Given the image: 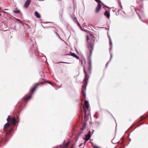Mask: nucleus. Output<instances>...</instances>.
<instances>
[{
	"instance_id": "nucleus-1",
	"label": "nucleus",
	"mask_w": 148,
	"mask_h": 148,
	"mask_svg": "<svg viewBox=\"0 0 148 148\" xmlns=\"http://www.w3.org/2000/svg\"><path fill=\"white\" fill-rule=\"evenodd\" d=\"M92 61L90 59L88 60V69L87 70V71L86 70V68L85 67H84V71L85 74V77L84 80V85L82 86V94L83 97H84V99H85L86 93L85 91L86 90V86L87 84V82L88 79V75L87 74V73H91V70L92 67Z\"/></svg>"
},
{
	"instance_id": "nucleus-2",
	"label": "nucleus",
	"mask_w": 148,
	"mask_h": 148,
	"mask_svg": "<svg viewBox=\"0 0 148 148\" xmlns=\"http://www.w3.org/2000/svg\"><path fill=\"white\" fill-rule=\"evenodd\" d=\"M10 126V124L9 122L6 123L4 126V130L6 134L5 135V137L2 138L1 140V142H4V144L8 141V139L9 137L10 134L13 130L12 128H11L9 130H7V129L9 128Z\"/></svg>"
},
{
	"instance_id": "nucleus-3",
	"label": "nucleus",
	"mask_w": 148,
	"mask_h": 148,
	"mask_svg": "<svg viewBox=\"0 0 148 148\" xmlns=\"http://www.w3.org/2000/svg\"><path fill=\"white\" fill-rule=\"evenodd\" d=\"M43 84V83L42 82L40 83H37L34 84L33 87L30 91V94L25 96L23 99V101H28L31 97L33 93L35 90L40 85H42Z\"/></svg>"
},
{
	"instance_id": "nucleus-4",
	"label": "nucleus",
	"mask_w": 148,
	"mask_h": 148,
	"mask_svg": "<svg viewBox=\"0 0 148 148\" xmlns=\"http://www.w3.org/2000/svg\"><path fill=\"white\" fill-rule=\"evenodd\" d=\"M87 40L88 43V48L90 51L89 57H90L92 55V50L93 48V42L94 40L93 38H87Z\"/></svg>"
},
{
	"instance_id": "nucleus-5",
	"label": "nucleus",
	"mask_w": 148,
	"mask_h": 148,
	"mask_svg": "<svg viewBox=\"0 0 148 148\" xmlns=\"http://www.w3.org/2000/svg\"><path fill=\"white\" fill-rule=\"evenodd\" d=\"M7 121L8 122L10 121V123L14 125H16V120L15 118H12L10 117V116H9L7 119Z\"/></svg>"
},
{
	"instance_id": "nucleus-6",
	"label": "nucleus",
	"mask_w": 148,
	"mask_h": 148,
	"mask_svg": "<svg viewBox=\"0 0 148 148\" xmlns=\"http://www.w3.org/2000/svg\"><path fill=\"white\" fill-rule=\"evenodd\" d=\"M96 2L98 3L97 6L96 8V12L97 13L100 10L101 8V5L100 3H103L100 0H94Z\"/></svg>"
},
{
	"instance_id": "nucleus-7",
	"label": "nucleus",
	"mask_w": 148,
	"mask_h": 148,
	"mask_svg": "<svg viewBox=\"0 0 148 148\" xmlns=\"http://www.w3.org/2000/svg\"><path fill=\"white\" fill-rule=\"evenodd\" d=\"M31 2V0H27L25 2L24 6L25 8H27Z\"/></svg>"
},
{
	"instance_id": "nucleus-8",
	"label": "nucleus",
	"mask_w": 148,
	"mask_h": 148,
	"mask_svg": "<svg viewBox=\"0 0 148 148\" xmlns=\"http://www.w3.org/2000/svg\"><path fill=\"white\" fill-rule=\"evenodd\" d=\"M90 137L91 136L90 134L89 133L85 136V141L84 143V144H85L86 142L90 138Z\"/></svg>"
},
{
	"instance_id": "nucleus-9",
	"label": "nucleus",
	"mask_w": 148,
	"mask_h": 148,
	"mask_svg": "<svg viewBox=\"0 0 148 148\" xmlns=\"http://www.w3.org/2000/svg\"><path fill=\"white\" fill-rule=\"evenodd\" d=\"M70 54L71 56L77 59H79V57L76 55L75 53L71 52Z\"/></svg>"
},
{
	"instance_id": "nucleus-10",
	"label": "nucleus",
	"mask_w": 148,
	"mask_h": 148,
	"mask_svg": "<svg viewBox=\"0 0 148 148\" xmlns=\"http://www.w3.org/2000/svg\"><path fill=\"white\" fill-rule=\"evenodd\" d=\"M35 16L38 18H40L41 16L39 13L37 11H35L34 13Z\"/></svg>"
},
{
	"instance_id": "nucleus-11",
	"label": "nucleus",
	"mask_w": 148,
	"mask_h": 148,
	"mask_svg": "<svg viewBox=\"0 0 148 148\" xmlns=\"http://www.w3.org/2000/svg\"><path fill=\"white\" fill-rule=\"evenodd\" d=\"M104 15L106 16L107 18L110 17V13H109L108 11H106L104 13Z\"/></svg>"
},
{
	"instance_id": "nucleus-12",
	"label": "nucleus",
	"mask_w": 148,
	"mask_h": 148,
	"mask_svg": "<svg viewBox=\"0 0 148 148\" xmlns=\"http://www.w3.org/2000/svg\"><path fill=\"white\" fill-rule=\"evenodd\" d=\"M85 104L86 106V108H88L89 107V104L88 103V101L86 100H85Z\"/></svg>"
},
{
	"instance_id": "nucleus-13",
	"label": "nucleus",
	"mask_w": 148,
	"mask_h": 148,
	"mask_svg": "<svg viewBox=\"0 0 148 148\" xmlns=\"http://www.w3.org/2000/svg\"><path fill=\"white\" fill-rule=\"evenodd\" d=\"M20 11L19 10H16L13 11V12L14 14H18L19 13H20Z\"/></svg>"
},
{
	"instance_id": "nucleus-14",
	"label": "nucleus",
	"mask_w": 148,
	"mask_h": 148,
	"mask_svg": "<svg viewBox=\"0 0 148 148\" xmlns=\"http://www.w3.org/2000/svg\"><path fill=\"white\" fill-rule=\"evenodd\" d=\"M69 142H68L66 144L65 143H63V145H62L63 147H68V146L69 145Z\"/></svg>"
},
{
	"instance_id": "nucleus-15",
	"label": "nucleus",
	"mask_w": 148,
	"mask_h": 148,
	"mask_svg": "<svg viewBox=\"0 0 148 148\" xmlns=\"http://www.w3.org/2000/svg\"><path fill=\"white\" fill-rule=\"evenodd\" d=\"M83 31H84L85 32H88V33L90 34V35H91V36H92V37H95L93 35H92L91 34L90 31H88L87 29H83Z\"/></svg>"
},
{
	"instance_id": "nucleus-16",
	"label": "nucleus",
	"mask_w": 148,
	"mask_h": 148,
	"mask_svg": "<svg viewBox=\"0 0 148 148\" xmlns=\"http://www.w3.org/2000/svg\"><path fill=\"white\" fill-rule=\"evenodd\" d=\"M147 116H148V115H147L146 116H142L141 117V119L140 120V121H142L143 120H144V119H145L147 117Z\"/></svg>"
},
{
	"instance_id": "nucleus-17",
	"label": "nucleus",
	"mask_w": 148,
	"mask_h": 148,
	"mask_svg": "<svg viewBox=\"0 0 148 148\" xmlns=\"http://www.w3.org/2000/svg\"><path fill=\"white\" fill-rule=\"evenodd\" d=\"M13 29L15 30V31H16L17 30L16 29V25L15 24H14L13 25Z\"/></svg>"
},
{
	"instance_id": "nucleus-18",
	"label": "nucleus",
	"mask_w": 148,
	"mask_h": 148,
	"mask_svg": "<svg viewBox=\"0 0 148 148\" xmlns=\"http://www.w3.org/2000/svg\"><path fill=\"white\" fill-rule=\"evenodd\" d=\"M109 40H110V45L112 47V42L111 41V39L110 38L109 39Z\"/></svg>"
},
{
	"instance_id": "nucleus-19",
	"label": "nucleus",
	"mask_w": 148,
	"mask_h": 148,
	"mask_svg": "<svg viewBox=\"0 0 148 148\" xmlns=\"http://www.w3.org/2000/svg\"><path fill=\"white\" fill-rule=\"evenodd\" d=\"M136 13H137V15H138V16L139 19H140L141 18L140 16V15L139 14L138 12H137L136 11Z\"/></svg>"
},
{
	"instance_id": "nucleus-20",
	"label": "nucleus",
	"mask_w": 148,
	"mask_h": 148,
	"mask_svg": "<svg viewBox=\"0 0 148 148\" xmlns=\"http://www.w3.org/2000/svg\"><path fill=\"white\" fill-rule=\"evenodd\" d=\"M93 148H101L96 146V145H94L93 146Z\"/></svg>"
},
{
	"instance_id": "nucleus-21",
	"label": "nucleus",
	"mask_w": 148,
	"mask_h": 148,
	"mask_svg": "<svg viewBox=\"0 0 148 148\" xmlns=\"http://www.w3.org/2000/svg\"><path fill=\"white\" fill-rule=\"evenodd\" d=\"M119 6L121 8H123V7H122V5H121V3L119 2Z\"/></svg>"
},
{
	"instance_id": "nucleus-22",
	"label": "nucleus",
	"mask_w": 148,
	"mask_h": 148,
	"mask_svg": "<svg viewBox=\"0 0 148 148\" xmlns=\"http://www.w3.org/2000/svg\"><path fill=\"white\" fill-rule=\"evenodd\" d=\"M48 83L49 84L51 85H52L53 84V83L51 82H50V81L48 82Z\"/></svg>"
},
{
	"instance_id": "nucleus-23",
	"label": "nucleus",
	"mask_w": 148,
	"mask_h": 148,
	"mask_svg": "<svg viewBox=\"0 0 148 148\" xmlns=\"http://www.w3.org/2000/svg\"><path fill=\"white\" fill-rule=\"evenodd\" d=\"M59 63H66V64H68V63L66 62H59Z\"/></svg>"
},
{
	"instance_id": "nucleus-24",
	"label": "nucleus",
	"mask_w": 148,
	"mask_h": 148,
	"mask_svg": "<svg viewBox=\"0 0 148 148\" xmlns=\"http://www.w3.org/2000/svg\"><path fill=\"white\" fill-rule=\"evenodd\" d=\"M79 27L80 28V29L83 31V30L82 29V27L81 26V25H80V26H79Z\"/></svg>"
},
{
	"instance_id": "nucleus-25",
	"label": "nucleus",
	"mask_w": 148,
	"mask_h": 148,
	"mask_svg": "<svg viewBox=\"0 0 148 148\" xmlns=\"http://www.w3.org/2000/svg\"><path fill=\"white\" fill-rule=\"evenodd\" d=\"M77 25H78L79 26H80V25H80V24H79V23H78V22H77Z\"/></svg>"
},
{
	"instance_id": "nucleus-26",
	"label": "nucleus",
	"mask_w": 148,
	"mask_h": 148,
	"mask_svg": "<svg viewBox=\"0 0 148 148\" xmlns=\"http://www.w3.org/2000/svg\"><path fill=\"white\" fill-rule=\"evenodd\" d=\"M83 144L82 143H81V144H80L79 145V147H80V146H82V145Z\"/></svg>"
},
{
	"instance_id": "nucleus-27",
	"label": "nucleus",
	"mask_w": 148,
	"mask_h": 148,
	"mask_svg": "<svg viewBox=\"0 0 148 148\" xmlns=\"http://www.w3.org/2000/svg\"><path fill=\"white\" fill-rule=\"evenodd\" d=\"M118 2V4H119V0H117Z\"/></svg>"
},
{
	"instance_id": "nucleus-28",
	"label": "nucleus",
	"mask_w": 148,
	"mask_h": 148,
	"mask_svg": "<svg viewBox=\"0 0 148 148\" xmlns=\"http://www.w3.org/2000/svg\"><path fill=\"white\" fill-rule=\"evenodd\" d=\"M141 12L142 14L144 13V12L143 11H141Z\"/></svg>"
},
{
	"instance_id": "nucleus-29",
	"label": "nucleus",
	"mask_w": 148,
	"mask_h": 148,
	"mask_svg": "<svg viewBox=\"0 0 148 148\" xmlns=\"http://www.w3.org/2000/svg\"><path fill=\"white\" fill-rule=\"evenodd\" d=\"M106 6L107 7V8H109V7L108 6H107L106 5Z\"/></svg>"
},
{
	"instance_id": "nucleus-30",
	"label": "nucleus",
	"mask_w": 148,
	"mask_h": 148,
	"mask_svg": "<svg viewBox=\"0 0 148 148\" xmlns=\"http://www.w3.org/2000/svg\"><path fill=\"white\" fill-rule=\"evenodd\" d=\"M86 37H89V36H87Z\"/></svg>"
},
{
	"instance_id": "nucleus-31",
	"label": "nucleus",
	"mask_w": 148,
	"mask_h": 148,
	"mask_svg": "<svg viewBox=\"0 0 148 148\" xmlns=\"http://www.w3.org/2000/svg\"><path fill=\"white\" fill-rule=\"evenodd\" d=\"M61 146H62V145H60V146H60V147H61Z\"/></svg>"
},
{
	"instance_id": "nucleus-32",
	"label": "nucleus",
	"mask_w": 148,
	"mask_h": 148,
	"mask_svg": "<svg viewBox=\"0 0 148 148\" xmlns=\"http://www.w3.org/2000/svg\"><path fill=\"white\" fill-rule=\"evenodd\" d=\"M71 148H73V146H72Z\"/></svg>"
},
{
	"instance_id": "nucleus-33",
	"label": "nucleus",
	"mask_w": 148,
	"mask_h": 148,
	"mask_svg": "<svg viewBox=\"0 0 148 148\" xmlns=\"http://www.w3.org/2000/svg\"><path fill=\"white\" fill-rule=\"evenodd\" d=\"M85 114H86V111L85 110Z\"/></svg>"
},
{
	"instance_id": "nucleus-34",
	"label": "nucleus",
	"mask_w": 148,
	"mask_h": 148,
	"mask_svg": "<svg viewBox=\"0 0 148 148\" xmlns=\"http://www.w3.org/2000/svg\"><path fill=\"white\" fill-rule=\"evenodd\" d=\"M75 18V19H76V17H75V18Z\"/></svg>"
},
{
	"instance_id": "nucleus-35",
	"label": "nucleus",
	"mask_w": 148,
	"mask_h": 148,
	"mask_svg": "<svg viewBox=\"0 0 148 148\" xmlns=\"http://www.w3.org/2000/svg\"><path fill=\"white\" fill-rule=\"evenodd\" d=\"M7 10V9H5V10Z\"/></svg>"
},
{
	"instance_id": "nucleus-36",
	"label": "nucleus",
	"mask_w": 148,
	"mask_h": 148,
	"mask_svg": "<svg viewBox=\"0 0 148 148\" xmlns=\"http://www.w3.org/2000/svg\"><path fill=\"white\" fill-rule=\"evenodd\" d=\"M57 148H58L57 147Z\"/></svg>"
}]
</instances>
